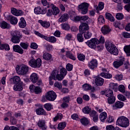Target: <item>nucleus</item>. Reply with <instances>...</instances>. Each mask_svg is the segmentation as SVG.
<instances>
[{"label":"nucleus","mask_w":130,"mask_h":130,"mask_svg":"<svg viewBox=\"0 0 130 130\" xmlns=\"http://www.w3.org/2000/svg\"><path fill=\"white\" fill-rule=\"evenodd\" d=\"M59 73V71L58 70H55L53 71L52 76L53 77H56V79L58 81H62V80H63V78L67 76V70L64 68H62L60 69V74Z\"/></svg>","instance_id":"f257e3e1"},{"label":"nucleus","mask_w":130,"mask_h":130,"mask_svg":"<svg viewBox=\"0 0 130 130\" xmlns=\"http://www.w3.org/2000/svg\"><path fill=\"white\" fill-rule=\"evenodd\" d=\"M116 123L121 127H127L129 125V120L126 117L121 116L118 118Z\"/></svg>","instance_id":"f03ea898"},{"label":"nucleus","mask_w":130,"mask_h":130,"mask_svg":"<svg viewBox=\"0 0 130 130\" xmlns=\"http://www.w3.org/2000/svg\"><path fill=\"white\" fill-rule=\"evenodd\" d=\"M105 47L111 54L114 55H117L118 54V49L116 48L115 44H113L110 42H106L105 43Z\"/></svg>","instance_id":"7ed1b4c3"},{"label":"nucleus","mask_w":130,"mask_h":130,"mask_svg":"<svg viewBox=\"0 0 130 130\" xmlns=\"http://www.w3.org/2000/svg\"><path fill=\"white\" fill-rule=\"evenodd\" d=\"M28 64L34 69H38L41 67L42 64V60L40 58L37 59H32L28 61Z\"/></svg>","instance_id":"20e7f679"},{"label":"nucleus","mask_w":130,"mask_h":130,"mask_svg":"<svg viewBox=\"0 0 130 130\" xmlns=\"http://www.w3.org/2000/svg\"><path fill=\"white\" fill-rule=\"evenodd\" d=\"M16 71L18 75L24 76L27 75L28 72H29V67L27 65L22 64L20 66L19 69H16Z\"/></svg>","instance_id":"39448f33"},{"label":"nucleus","mask_w":130,"mask_h":130,"mask_svg":"<svg viewBox=\"0 0 130 130\" xmlns=\"http://www.w3.org/2000/svg\"><path fill=\"white\" fill-rule=\"evenodd\" d=\"M85 43L90 48L95 49L96 48V45L99 44V40L97 38H92L90 40H88L85 42Z\"/></svg>","instance_id":"423d86ee"},{"label":"nucleus","mask_w":130,"mask_h":130,"mask_svg":"<svg viewBox=\"0 0 130 130\" xmlns=\"http://www.w3.org/2000/svg\"><path fill=\"white\" fill-rule=\"evenodd\" d=\"M79 10L81 11L82 15H86L88 12V8H89V4L87 3H83L78 6Z\"/></svg>","instance_id":"0eeeda50"},{"label":"nucleus","mask_w":130,"mask_h":130,"mask_svg":"<svg viewBox=\"0 0 130 130\" xmlns=\"http://www.w3.org/2000/svg\"><path fill=\"white\" fill-rule=\"evenodd\" d=\"M46 98L49 101H54L56 99V93L52 90L48 91L46 94Z\"/></svg>","instance_id":"6e6552de"},{"label":"nucleus","mask_w":130,"mask_h":130,"mask_svg":"<svg viewBox=\"0 0 130 130\" xmlns=\"http://www.w3.org/2000/svg\"><path fill=\"white\" fill-rule=\"evenodd\" d=\"M87 66L90 70H94V69H96L98 66V61H97L96 59H92L88 62Z\"/></svg>","instance_id":"1a4fd4ad"},{"label":"nucleus","mask_w":130,"mask_h":130,"mask_svg":"<svg viewBox=\"0 0 130 130\" xmlns=\"http://www.w3.org/2000/svg\"><path fill=\"white\" fill-rule=\"evenodd\" d=\"M46 8H44L43 9H41L40 7H37L35 8L34 9V13L36 15H40V14H46Z\"/></svg>","instance_id":"9d476101"},{"label":"nucleus","mask_w":130,"mask_h":130,"mask_svg":"<svg viewBox=\"0 0 130 130\" xmlns=\"http://www.w3.org/2000/svg\"><path fill=\"white\" fill-rule=\"evenodd\" d=\"M89 29V25L87 23H82L79 26V31L82 34L84 33L85 31H88Z\"/></svg>","instance_id":"9b49d317"},{"label":"nucleus","mask_w":130,"mask_h":130,"mask_svg":"<svg viewBox=\"0 0 130 130\" xmlns=\"http://www.w3.org/2000/svg\"><path fill=\"white\" fill-rule=\"evenodd\" d=\"M123 61H124V58L115 61L113 63V66L115 69H118L119 67H121L123 64Z\"/></svg>","instance_id":"f8f14e48"},{"label":"nucleus","mask_w":130,"mask_h":130,"mask_svg":"<svg viewBox=\"0 0 130 130\" xmlns=\"http://www.w3.org/2000/svg\"><path fill=\"white\" fill-rule=\"evenodd\" d=\"M39 79V77L38 76V74L35 73L31 74L30 76V80L34 84L37 83V82H38Z\"/></svg>","instance_id":"ddd939ff"},{"label":"nucleus","mask_w":130,"mask_h":130,"mask_svg":"<svg viewBox=\"0 0 130 130\" xmlns=\"http://www.w3.org/2000/svg\"><path fill=\"white\" fill-rule=\"evenodd\" d=\"M38 126L40 127L42 130L47 129V126L45 124V120L41 119L38 122Z\"/></svg>","instance_id":"4468645a"},{"label":"nucleus","mask_w":130,"mask_h":130,"mask_svg":"<svg viewBox=\"0 0 130 130\" xmlns=\"http://www.w3.org/2000/svg\"><path fill=\"white\" fill-rule=\"evenodd\" d=\"M95 83L96 86H103V84H104V79L99 76L96 77L95 79Z\"/></svg>","instance_id":"2eb2a0df"},{"label":"nucleus","mask_w":130,"mask_h":130,"mask_svg":"<svg viewBox=\"0 0 130 130\" xmlns=\"http://www.w3.org/2000/svg\"><path fill=\"white\" fill-rule=\"evenodd\" d=\"M68 20H69V14L67 13H64L61 15L58 19V21L60 23H64V22H66V21H68Z\"/></svg>","instance_id":"dca6fc26"},{"label":"nucleus","mask_w":130,"mask_h":130,"mask_svg":"<svg viewBox=\"0 0 130 130\" xmlns=\"http://www.w3.org/2000/svg\"><path fill=\"white\" fill-rule=\"evenodd\" d=\"M13 48L15 52H17V53H19V54H23V53H24V50L18 45L13 46Z\"/></svg>","instance_id":"f3484780"},{"label":"nucleus","mask_w":130,"mask_h":130,"mask_svg":"<svg viewBox=\"0 0 130 130\" xmlns=\"http://www.w3.org/2000/svg\"><path fill=\"white\" fill-rule=\"evenodd\" d=\"M111 31L110 27L108 25H104L101 28V32L104 35L109 34V32Z\"/></svg>","instance_id":"a211bd4d"},{"label":"nucleus","mask_w":130,"mask_h":130,"mask_svg":"<svg viewBox=\"0 0 130 130\" xmlns=\"http://www.w3.org/2000/svg\"><path fill=\"white\" fill-rule=\"evenodd\" d=\"M50 8H51L53 15L54 16H56V15H58V14H59V9H58V7H56V6H55V5L54 4H51Z\"/></svg>","instance_id":"6ab92c4d"},{"label":"nucleus","mask_w":130,"mask_h":130,"mask_svg":"<svg viewBox=\"0 0 130 130\" xmlns=\"http://www.w3.org/2000/svg\"><path fill=\"white\" fill-rule=\"evenodd\" d=\"M37 114L38 115H47V113L44 109L39 108L36 110Z\"/></svg>","instance_id":"aec40b11"},{"label":"nucleus","mask_w":130,"mask_h":130,"mask_svg":"<svg viewBox=\"0 0 130 130\" xmlns=\"http://www.w3.org/2000/svg\"><path fill=\"white\" fill-rule=\"evenodd\" d=\"M9 19L10 20L11 24L12 25H17L18 23V19L15 16L10 15L9 16Z\"/></svg>","instance_id":"412c9836"},{"label":"nucleus","mask_w":130,"mask_h":130,"mask_svg":"<svg viewBox=\"0 0 130 130\" xmlns=\"http://www.w3.org/2000/svg\"><path fill=\"white\" fill-rule=\"evenodd\" d=\"M10 82H13V84H18L21 82V78L19 76H14L12 78L10 79Z\"/></svg>","instance_id":"4be33fe9"},{"label":"nucleus","mask_w":130,"mask_h":130,"mask_svg":"<svg viewBox=\"0 0 130 130\" xmlns=\"http://www.w3.org/2000/svg\"><path fill=\"white\" fill-rule=\"evenodd\" d=\"M99 118L102 122H104L107 118V113L103 112L100 114Z\"/></svg>","instance_id":"5701e85b"},{"label":"nucleus","mask_w":130,"mask_h":130,"mask_svg":"<svg viewBox=\"0 0 130 130\" xmlns=\"http://www.w3.org/2000/svg\"><path fill=\"white\" fill-rule=\"evenodd\" d=\"M94 9L96 10V11H102L103 9H104V3L103 2H99L98 6L97 5L94 6Z\"/></svg>","instance_id":"b1692460"},{"label":"nucleus","mask_w":130,"mask_h":130,"mask_svg":"<svg viewBox=\"0 0 130 130\" xmlns=\"http://www.w3.org/2000/svg\"><path fill=\"white\" fill-rule=\"evenodd\" d=\"M0 27L2 29H9L10 24L7 23L6 21H3L0 23Z\"/></svg>","instance_id":"393cba45"},{"label":"nucleus","mask_w":130,"mask_h":130,"mask_svg":"<svg viewBox=\"0 0 130 130\" xmlns=\"http://www.w3.org/2000/svg\"><path fill=\"white\" fill-rule=\"evenodd\" d=\"M45 40L49 42H51V43H54V42H56V38L54 36L51 37H47L46 36L45 37Z\"/></svg>","instance_id":"a878e982"},{"label":"nucleus","mask_w":130,"mask_h":130,"mask_svg":"<svg viewBox=\"0 0 130 130\" xmlns=\"http://www.w3.org/2000/svg\"><path fill=\"white\" fill-rule=\"evenodd\" d=\"M66 56L72 60H76V59H77L76 56H75V55H74V54H73V53L70 51L66 52Z\"/></svg>","instance_id":"bb28decb"},{"label":"nucleus","mask_w":130,"mask_h":130,"mask_svg":"<svg viewBox=\"0 0 130 130\" xmlns=\"http://www.w3.org/2000/svg\"><path fill=\"white\" fill-rule=\"evenodd\" d=\"M105 16L106 18L110 21L111 22H114V21H115V19H114L113 16H112V14L109 13H106Z\"/></svg>","instance_id":"cd10ccee"},{"label":"nucleus","mask_w":130,"mask_h":130,"mask_svg":"<svg viewBox=\"0 0 130 130\" xmlns=\"http://www.w3.org/2000/svg\"><path fill=\"white\" fill-rule=\"evenodd\" d=\"M19 26L20 28L26 27V21L24 17H21L20 18V21L19 22Z\"/></svg>","instance_id":"c85d7f7f"},{"label":"nucleus","mask_w":130,"mask_h":130,"mask_svg":"<svg viewBox=\"0 0 130 130\" xmlns=\"http://www.w3.org/2000/svg\"><path fill=\"white\" fill-rule=\"evenodd\" d=\"M39 23L41 24V25L44 27V28H48L50 26V23L47 21H43L42 20H39Z\"/></svg>","instance_id":"c756f323"},{"label":"nucleus","mask_w":130,"mask_h":130,"mask_svg":"<svg viewBox=\"0 0 130 130\" xmlns=\"http://www.w3.org/2000/svg\"><path fill=\"white\" fill-rule=\"evenodd\" d=\"M43 58H44V59H45V60H50V59L52 58V56L51 55V54L47 52H45L43 54Z\"/></svg>","instance_id":"7c9ffc66"},{"label":"nucleus","mask_w":130,"mask_h":130,"mask_svg":"<svg viewBox=\"0 0 130 130\" xmlns=\"http://www.w3.org/2000/svg\"><path fill=\"white\" fill-rule=\"evenodd\" d=\"M11 41L13 43H19L20 41V38L17 35H14L12 37Z\"/></svg>","instance_id":"2f4dec72"},{"label":"nucleus","mask_w":130,"mask_h":130,"mask_svg":"<svg viewBox=\"0 0 130 130\" xmlns=\"http://www.w3.org/2000/svg\"><path fill=\"white\" fill-rule=\"evenodd\" d=\"M100 76L103 77V78H105V79H111V78H112V75L104 72L101 73Z\"/></svg>","instance_id":"473e14b6"},{"label":"nucleus","mask_w":130,"mask_h":130,"mask_svg":"<svg viewBox=\"0 0 130 130\" xmlns=\"http://www.w3.org/2000/svg\"><path fill=\"white\" fill-rule=\"evenodd\" d=\"M117 84L111 83L109 84L110 90H114V91H117Z\"/></svg>","instance_id":"72a5a7b5"},{"label":"nucleus","mask_w":130,"mask_h":130,"mask_svg":"<svg viewBox=\"0 0 130 130\" xmlns=\"http://www.w3.org/2000/svg\"><path fill=\"white\" fill-rule=\"evenodd\" d=\"M82 88L84 91H89V90H92V86L87 83L83 84Z\"/></svg>","instance_id":"f704fd0d"},{"label":"nucleus","mask_w":130,"mask_h":130,"mask_svg":"<svg viewBox=\"0 0 130 130\" xmlns=\"http://www.w3.org/2000/svg\"><path fill=\"white\" fill-rule=\"evenodd\" d=\"M123 50L125 52L127 56H130V45L125 46L124 47Z\"/></svg>","instance_id":"c9c22d12"},{"label":"nucleus","mask_w":130,"mask_h":130,"mask_svg":"<svg viewBox=\"0 0 130 130\" xmlns=\"http://www.w3.org/2000/svg\"><path fill=\"white\" fill-rule=\"evenodd\" d=\"M81 123L83 125H88V123H90L88 118L84 117L80 119Z\"/></svg>","instance_id":"e433bc0d"},{"label":"nucleus","mask_w":130,"mask_h":130,"mask_svg":"<svg viewBox=\"0 0 130 130\" xmlns=\"http://www.w3.org/2000/svg\"><path fill=\"white\" fill-rule=\"evenodd\" d=\"M66 126H67V123H66L65 122H60L58 124L57 128L58 129L62 130L63 129L64 127H66Z\"/></svg>","instance_id":"4c0bfd02"},{"label":"nucleus","mask_w":130,"mask_h":130,"mask_svg":"<svg viewBox=\"0 0 130 130\" xmlns=\"http://www.w3.org/2000/svg\"><path fill=\"white\" fill-rule=\"evenodd\" d=\"M115 96L114 95L109 96L108 98V103L109 104H113L115 102Z\"/></svg>","instance_id":"58836bf2"},{"label":"nucleus","mask_w":130,"mask_h":130,"mask_svg":"<svg viewBox=\"0 0 130 130\" xmlns=\"http://www.w3.org/2000/svg\"><path fill=\"white\" fill-rule=\"evenodd\" d=\"M122 108L123 107V103L121 102H117L115 103V105L113 106V108Z\"/></svg>","instance_id":"ea45409f"},{"label":"nucleus","mask_w":130,"mask_h":130,"mask_svg":"<svg viewBox=\"0 0 130 130\" xmlns=\"http://www.w3.org/2000/svg\"><path fill=\"white\" fill-rule=\"evenodd\" d=\"M105 95L106 97H110L113 96V91L111 89H107L105 91Z\"/></svg>","instance_id":"a19ab883"},{"label":"nucleus","mask_w":130,"mask_h":130,"mask_svg":"<svg viewBox=\"0 0 130 130\" xmlns=\"http://www.w3.org/2000/svg\"><path fill=\"white\" fill-rule=\"evenodd\" d=\"M13 89L14 91H22L23 90V86L21 84H16L14 86Z\"/></svg>","instance_id":"79ce46f5"},{"label":"nucleus","mask_w":130,"mask_h":130,"mask_svg":"<svg viewBox=\"0 0 130 130\" xmlns=\"http://www.w3.org/2000/svg\"><path fill=\"white\" fill-rule=\"evenodd\" d=\"M44 106V108H45V109L47 110V111H50L51 109H53V107L52 106V105H51V104L50 103H47L45 104Z\"/></svg>","instance_id":"37998d69"},{"label":"nucleus","mask_w":130,"mask_h":130,"mask_svg":"<svg viewBox=\"0 0 130 130\" xmlns=\"http://www.w3.org/2000/svg\"><path fill=\"white\" fill-rule=\"evenodd\" d=\"M77 58L78 60H80V61H84V60L86 59V56L84 55V54H78Z\"/></svg>","instance_id":"c03bdc74"},{"label":"nucleus","mask_w":130,"mask_h":130,"mask_svg":"<svg viewBox=\"0 0 130 130\" xmlns=\"http://www.w3.org/2000/svg\"><path fill=\"white\" fill-rule=\"evenodd\" d=\"M77 38L79 42H83V41H84V37H83V34L81 33L77 34Z\"/></svg>","instance_id":"a18cd8bd"},{"label":"nucleus","mask_w":130,"mask_h":130,"mask_svg":"<svg viewBox=\"0 0 130 130\" xmlns=\"http://www.w3.org/2000/svg\"><path fill=\"white\" fill-rule=\"evenodd\" d=\"M82 111L85 114H89L91 112V108L88 106L85 107L82 109Z\"/></svg>","instance_id":"49530a36"},{"label":"nucleus","mask_w":130,"mask_h":130,"mask_svg":"<svg viewBox=\"0 0 130 130\" xmlns=\"http://www.w3.org/2000/svg\"><path fill=\"white\" fill-rule=\"evenodd\" d=\"M92 36V33L90 31H87L84 33V37L85 39H90V38Z\"/></svg>","instance_id":"de8ad7c7"},{"label":"nucleus","mask_w":130,"mask_h":130,"mask_svg":"<svg viewBox=\"0 0 130 130\" xmlns=\"http://www.w3.org/2000/svg\"><path fill=\"white\" fill-rule=\"evenodd\" d=\"M118 90L121 93H124V92H125V87H124V85L122 84L120 85L118 87Z\"/></svg>","instance_id":"09e8293b"},{"label":"nucleus","mask_w":130,"mask_h":130,"mask_svg":"<svg viewBox=\"0 0 130 130\" xmlns=\"http://www.w3.org/2000/svg\"><path fill=\"white\" fill-rule=\"evenodd\" d=\"M42 4L44 7L47 6V8H48V9L50 8V5H51L49 4L46 0H42Z\"/></svg>","instance_id":"8fccbe9b"},{"label":"nucleus","mask_w":130,"mask_h":130,"mask_svg":"<svg viewBox=\"0 0 130 130\" xmlns=\"http://www.w3.org/2000/svg\"><path fill=\"white\" fill-rule=\"evenodd\" d=\"M62 118V114L61 113H58L57 115L53 118L54 121H56L58 119H61Z\"/></svg>","instance_id":"3c124183"},{"label":"nucleus","mask_w":130,"mask_h":130,"mask_svg":"<svg viewBox=\"0 0 130 130\" xmlns=\"http://www.w3.org/2000/svg\"><path fill=\"white\" fill-rule=\"evenodd\" d=\"M54 87H56V88H57L59 89V90L61 89L62 88V85H61V83L58 82H55L54 84Z\"/></svg>","instance_id":"603ef678"},{"label":"nucleus","mask_w":130,"mask_h":130,"mask_svg":"<svg viewBox=\"0 0 130 130\" xmlns=\"http://www.w3.org/2000/svg\"><path fill=\"white\" fill-rule=\"evenodd\" d=\"M20 46L23 49H28V43H24V42H21L20 44Z\"/></svg>","instance_id":"864d4df0"},{"label":"nucleus","mask_w":130,"mask_h":130,"mask_svg":"<svg viewBox=\"0 0 130 130\" xmlns=\"http://www.w3.org/2000/svg\"><path fill=\"white\" fill-rule=\"evenodd\" d=\"M61 26L62 29H63L64 30H69L70 29V25L67 23H62Z\"/></svg>","instance_id":"5fc2aeb1"},{"label":"nucleus","mask_w":130,"mask_h":130,"mask_svg":"<svg viewBox=\"0 0 130 130\" xmlns=\"http://www.w3.org/2000/svg\"><path fill=\"white\" fill-rule=\"evenodd\" d=\"M98 20L100 24H103L105 22L104 17L102 15H100Z\"/></svg>","instance_id":"6e6d98bb"},{"label":"nucleus","mask_w":130,"mask_h":130,"mask_svg":"<svg viewBox=\"0 0 130 130\" xmlns=\"http://www.w3.org/2000/svg\"><path fill=\"white\" fill-rule=\"evenodd\" d=\"M73 64L71 63H68L66 66V69L68 72H71V71H73Z\"/></svg>","instance_id":"4d7b16f0"},{"label":"nucleus","mask_w":130,"mask_h":130,"mask_svg":"<svg viewBox=\"0 0 130 130\" xmlns=\"http://www.w3.org/2000/svg\"><path fill=\"white\" fill-rule=\"evenodd\" d=\"M116 18L117 20H122L123 19V15L121 13H117L116 15Z\"/></svg>","instance_id":"13d9d810"},{"label":"nucleus","mask_w":130,"mask_h":130,"mask_svg":"<svg viewBox=\"0 0 130 130\" xmlns=\"http://www.w3.org/2000/svg\"><path fill=\"white\" fill-rule=\"evenodd\" d=\"M34 92H35L36 94H40V93L42 92V90L40 88V87L36 86Z\"/></svg>","instance_id":"bf43d9fd"},{"label":"nucleus","mask_w":130,"mask_h":130,"mask_svg":"<svg viewBox=\"0 0 130 130\" xmlns=\"http://www.w3.org/2000/svg\"><path fill=\"white\" fill-rule=\"evenodd\" d=\"M24 15V12L22 10H17L16 13H15V16H23Z\"/></svg>","instance_id":"052dcab7"},{"label":"nucleus","mask_w":130,"mask_h":130,"mask_svg":"<svg viewBox=\"0 0 130 130\" xmlns=\"http://www.w3.org/2000/svg\"><path fill=\"white\" fill-rule=\"evenodd\" d=\"M117 97L118 99H119V100H120L121 101H125V100H126L125 96L121 94L118 95Z\"/></svg>","instance_id":"680f3d73"},{"label":"nucleus","mask_w":130,"mask_h":130,"mask_svg":"<svg viewBox=\"0 0 130 130\" xmlns=\"http://www.w3.org/2000/svg\"><path fill=\"white\" fill-rule=\"evenodd\" d=\"M122 36L124 38H130V33L127 32H123L122 33Z\"/></svg>","instance_id":"e2e57ef3"},{"label":"nucleus","mask_w":130,"mask_h":130,"mask_svg":"<svg viewBox=\"0 0 130 130\" xmlns=\"http://www.w3.org/2000/svg\"><path fill=\"white\" fill-rule=\"evenodd\" d=\"M30 48H32V49H37L38 48V45L34 42L31 43L30 44Z\"/></svg>","instance_id":"0e129e2a"},{"label":"nucleus","mask_w":130,"mask_h":130,"mask_svg":"<svg viewBox=\"0 0 130 130\" xmlns=\"http://www.w3.org/2000/svg\"><path fill=\"white\" fill-rule=\"evenodd\" d=\"M3 49H5V50L9 51L10 50V46L8 44H3Z\"/></svg>","instance_id":"69168bd1"},{"label":"nucleus","mask_w":130,"mask_h":130,"mask_svg":"<svg viewBox=\"0 0 130 130\" xmlns=\"http://www.w3.org/2000/svg\"><path fill=\"white\" fill-rule=\"evenodd\" d=\"M106 130H115V128L112 125H108L106 126Z\"/></svg>","instance_id":"338daca9"},{"label":"nucleus","mask_w":130,"mask_h":130,"mask_svg":"<svg viewBox=\"0 0 130 130\" xmlns=\"http://www.w3.org/2000/svg\"><path fill=\"white\" fill-rule=\"evenodd\" d=\"M73 21L74 22H79V21H81V16H77L74 17Z\"/></svg>","instance_id":"774afa93"}]
</instances>
